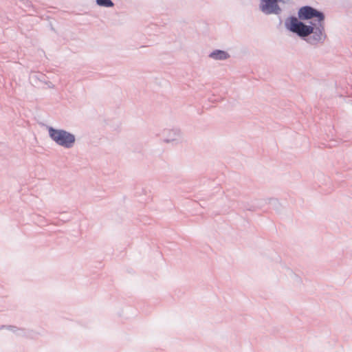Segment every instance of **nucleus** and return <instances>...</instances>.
<instances>
[{
	"label": "nucleus",
	"instance_id": "obj_1",
	"mask_svg": "<svg viewBox=\"0 0 352 352\" xmlns=\"http://www.w3.org/2000/svg\"><path fill=\"white\" fill-rule=\"evenodd\" d=\"M311 25H305L302 22L298 21V19L293 17L291 18L289 23L287 24V28L290 31L302 37L313 34V36L309 38V43H315L324 40L325 38L324 21L320 23L311 22Z\"/></svg>",
	"mask_w": 352,
	"mask_h": 352
},
{
	"label": "nucleus",
	"instance_id": "obj_2",
	"mask_svg": "<svg viewBox=\"0 0 352 352\" xmlns=\"http://www.w3.org/2000/svg\"><path fill=\"white\" fill-rule=\"evenodd\" d=\"M49 133L56 143L65 148L72 147L75 142L74 135L65 131L50 129Z\"/></svg>",
	"mask_w": 352,
	"mask_h": 352
},
{
	"label": "nucleus",
	"instance_id": "obj_3",
	"mask_svg": "<svg viewBox=\"0 0 352 352\" xmlns=\"http://www.w3.org/2000/svg\"><path fill=\"white\" fill-rule=\"evenodd\" d=\"M298 17L301 20L314 19V23L323 22L324 19V16L322 12L309 6L301 8L298 11Z\"/></svg>",
	"mask_w": 352,
	"mask_h": 352
},
{
	"label": "nucleus",
	"instance_id": "obj_4",
	"mask_svg": "<svg viewBox=\"0 0 352 352\" xmlns=\"http://www.w3.org/2000/svg\"><path fill=\"white\" fill-rule=\"evenodd\" d=\"M261 10L266 14H277L280 8L277 4V0H262Z\"/></svg>",
	"mask_w": 352,
	"mask_h": 352
},
{
	"label": "nucleus",
	"instance_id": "obj_5",
	"mask_svg": "<svg viewBox=\"0 0 352 352\" xmlns=\"http://www.w3.org/2000/svg\"><path fill=\"white\" fill-rule=\"evenodd\" d=\"M210 56L214 59L221 60V59H226L228 57V55L226 52H225L223 51L219 50V51L212 52L210 54Z\"/></svg>",
	"mask_w": 352,
	"mask_h": 352
},
{
	"label": "nucleus",
	"instance_id": "obj_6",
	"mask_svg": "<svg viewBox=\"0 0 352 352\" xmlns=\"http://www.w3.org/2000/svg\"><path fill=\"white\" fill-rule=\"evenodd\" d=\"M96 3L98 6L102 7H112L113 3L111 0H96Z\"/></svg>",
	"mask_w": 352,
	"mask_h": 352
}]
</instances>
